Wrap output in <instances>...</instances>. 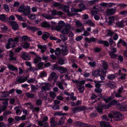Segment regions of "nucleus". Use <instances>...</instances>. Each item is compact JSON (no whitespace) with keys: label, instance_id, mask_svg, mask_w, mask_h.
I'll list each match as a JSON object with an SVG mask.
<instances>
[{"label":"nucleus","instance_id":"1","mask_svg":"<svg viewBox=\"0 0 127 127\" xmlns=\"http://www.w3.org/2000/svg\"><path fill=\"white\" fill-rule=\"evenodd\" d=\"M18 10L19 12H23L25 16L29 15L31 12L30 7L28 6H20Z\"/></svg>","mask_w":127,"mask_h":127},{"label":"nucleus","instance_id":"2","mask_svg":"<svg viewBox=\"0 0 127 127\" xmlns=\"http://www.w3.org/2000/svg\"><path fill=\"white\" fill-rule=\"evenodd\" d=\"M114 115V119L115 121H120L123 118L122 114L119 112L116 111H113Z\"/></svg>","mask_w":127,"mask_h":127},{"label":"nucleus","instance_id":"3","mask_svg":"<svg viewBox=\"0 0 127 127\" xmlns=\"http://www.w3.org/2000/svg\"><path fill=\"white\" fill-rule=\"evenodd\" d=\"M29 76H27L25 77L21 76H18L16 78L15 81L16 84H19L24 82L28 80Z\"/></svg>","mask_w":127,"mask_h":127},{"label":"nucleus","instance_id":"4","mask_svg":"<svg viewBox=\"0 0 127 127\" xmlns=\"http://www.w3.org/2000/svg\"><path fill=\"white\" fill-rule=\"evenodd\" d=\"M85 82V80L81 81L77 85V87L80 93H82L84 90L83 84Z\"/></svg>","mask_w":127,"mask_h":127},{"label":"nucleus","instance_id":"5","mask_svg":"<svg viewBox=\"0 0 127 127\" xmlns=\"http://www.w3.org/2000/svg\"><path fill=\"white\" fill-rule=\"evenodd\" d=\"M106 72L104 71L103 70L100 69L98 70H96L92 73L94 77H97L99 76L100 75H105Z\"/></svg>","mask_w":127,"mask_h":127},{"label":"nucleus","instance_id":"6","mask_svg":"<svg viewBox=\"0 0 127 127\" xmlns=\"http://www.w3.org/2000/svg\"><path fill=\"white\" fill-rule=\"evenodd\" d=\"M59 76L55 72H53L50 74V76L48 78V80L50 81H52L53 78L54 82H56Z\"/></svg>","mask_w":127,"mask_h":127},{"label":"nucleus","instance_id":"7","mask_svg":"<svg viewBox=\"0 0 127 127\" xmlns=\"http://www.w3.org/2000/svg\"><path fill=\"white\" fill-rule=\"evenodd\" d=\"M61 9L63 10L65 12H67L68 14V15L69 17L74 16L76 15V13H71L69 12V7L68 6H64L62 5Z\"/></svg>","mask_w":127,"mask_h":127},{"label":"nucleus","instance_id":"8","mask_svg":"<svg viewBox=\"0 0 127 127\" xmlns=\"http://www.w3.org/2000/svg\"><path fill=\"white\" fill-rule=\"evenodd\" d=\"M42 84L43 85L41 87L42 91H47L49 90L50 87L52 85L48 83H42Z\"/></svg>","mask_w":127,"mask_h":127},{"label":"nucleus","instance_id":"9","mask_svg":"<svg viewBox=\"0 0 127 127\" xmlns=\"http://www.w3.org/2000/svg\"><path fill=\"white\" fill-rule=\"evenodd\" d=\"M116 8L115 7L114 8L107 9L106 10V13L108 15H113L116 12Z\"/></svg>","mask_w":127,"mask_h":127},{"label":"nucleus","instance_id":"10","mask_svg":"<svg viewBox=\"0 0 127 127\" xmlns=\"http://www.w3.org/2000/svg\"><path fill=\"white\" fill-rule=\"evenodd\" d=\"M65 24L64 22L62 21H60L58 23V25L56 26L55 27L56 30L58 31H60L64 26Z\"/></svg>","mask_w":127,"mask_h":127},{"label":"nucleus","instance_id":"11","mask_svg":"<svg viewBox=\"0 0 127 127\" xmlns=\"http://www.w3.org/2000/svg\"><path fill=\"white\" fill-rule=\"evenodd\" d=\"M70 28V26L69 24H67L65 26L64 28L63 29L62 32L64 34H66L68 33L69 31Z\"/></svg>","mask_w":127,"mask_h":127},{"label":"nucleus","instance_id":"12","mask_svg":"<svg viewBox=\"0 0 127 127\" xmlns=\"http://www.w3.org/2000/svg\"><path fill=\"white\" fill-rule=\"evenodd\" d=\"M10 24L11 26L12 29L15 31L19 29V27L17 22L15 21H12L11 22Z\"/></svg>","mask_w":127,"mask_h":127},{"label":"nucleus","instance_id":"13","mask_svg":"<svg viewBox=\"0 0 127 127\" xmlns=\"http://www.w3.org/2000/svg\"><path fill=\"white\" fill-rule=\"evenodd\" d=\"M55 117H53L50 119V127H58L57 122L55 121Z\"/></svg>","mask_w":127,"mask_h":127},{"label":"nucleus","instance_id":"14","mask_svg":"<svg viewBox=\"0 0 127 127\" xmlns=\"http://www.w3.org/2000/svg\"><path fill=\"white\" fill-rule=\"evenodd\" d=\"M112 105H116L117 106V107H119V106L120 104L117 103V101L115 100H114L111 101L109 104H108L107 105H105V108H108L109 107L111 106Z\"/></svg>","mask_w":127,"mask_h":127},{"label":"nucleus","instance_id":"15","mask_svg":"<svg viewBox=\"0 0 127 127\" xmlns=\"http://www.w3.org/2000/svg\"><path fill=\"white\" fill-rule=\"evenodd\" d=\"M48 118L46 116H44L42 118L41 121H39L38 122V124L40 126L42 127L44 124V123L48 120Z\"/></svg>","mask_w":127,"mask_h":127},{"label":"nucleus","instance_id":"16","mask_svg":"<svg viewBox=\"0 0 127 127\" xmlns=\"http://www.w3.org/2000/svg\"><path fill=\"white\" fill-rule=\"evenodd\" d=\"M22 58L24 60H29L30 57L28 53L26 52L23 53L21 56Z\"/></svg>","mask_w":127,"mask_h":127},{"label":"nucleus","instance_id":"17","mask_svg":"<svg viewBox=\"0 0 127 127\" xmlns=\"http://www.w3.org/2000/svg\"><path fill=\"white\" fill-rule=\"evenodd\" d=\"M125 21L122 20L121 21H118L115 23V27L119 28H123L124 26V23Z\"/></svg>","mask_w":127,"mask_h":127},{"label":"nucleus","instance_id":"18","mask_svg":"<svg viewBox=\"0 0 127 127\" xmlns=\"http://www.w3.org/2000/svg\"><path fill=\"white\" fill-rule=\"evenodd\" d=\"M124 89L123 87L122 86L121 88H119L117 91V92L115 94V96L117 97H122V96L120 95L121 93Z\"/></svg>","mask_w":127,"mask_h":127},{"label":"nucleus","instance_id":"19","mask_svg":"<svg viewBox=\"0 0 127 127\" xmlns=\"http://www.w3.org/2000/svg\"><path fill=\"white\" fill-rule=\"evenodd\" d=\"M51 15H61L63 14V12L61 11H57L55 10H53L51 11Z\"/></svg>","mask_w":127,"mask_h":127},{"label":"nucleus","instance_id":"20","mask_svg":"<svg viewBox=\"0 0 127 127\" xmlns=\"http://www.w3.org/2000/svg\"><path fill=\"white\" fill-rule=\"evenodd\" d=\"M100 127H111L109 123L107 122H102L100 123Z\"/></svg>","mask_w":127,"mask_h":127},{"label":"nucleus","instance_id":"21","mask_svg":"<svg viewBox=\"0 0 127 127\" xmlns=\"http://www.w3.org/2000/svg\"><path fill=\"white\" fill-rule=\"evenodd\" d=\"M110 65L112 66L113 67L114 69L115 70H117L119 68V65L117 64L114 63V61L113 60L112 61V62L109 63Z\"/></svg>","mask_w":127,"mask_h":127},{"label":"nucleus","instance_id":"22","mask_svg":"<svg viewBox=\"0 0 127 127\" xmlns=\"http://www.w3.org/2000/svg\"><path fill=\"white\" fill-rule=\"evenodd\" d=\"M101 63L104 69L105 70L107 69L108 67L107 63L105 61L103 60L101 61Z\"/></svg>","mask_w":127,"mask_h":127},{"label":"nucleus","instance_id":"23","mask_svg":"<svg viewBox=\"0 0 127 127\" xmlns=\"http://www.w3.org/2000/svg\"><path fill=\"white\" fill-rule=\"evenodd\" d=\"M85 40L88 43H90L92 42H95L97 40V39L93 37H92L90 38H86Z\"/></svg>","mask_w":127,"mask_h":127},{"label":"nucleus","instance_id":"24","mask_svg":"<svg viewBox=\"0 0 127 127\" xmlns=\"http://www.w3.org/2000/svg\"><path fill=\"white\" fill-rule=\"evenodd\" d=\"M41 26L43 28H49L50 24L46 22H44L41 23Z\"/></svg>","mask_w":127,"mask_h":127},{"label":"nucleus","instance_id":"25","mask_svg":"<svg viewBox=\"0 0 127 127\" xmlns=\"http://www.w3.org/2000/svg\"><path fill=\"white\" fill-rule=\"evenodd\" d=\"M63 82H64V80H62V82L58 81L56 83V84L61 89L64 90V88L63 86Z\"/></svg>","mask_w":127,"mask_h":127},{"label":"nucleus","instance_id":"26","mask_svg":"<svg viewBox=\"0 0 127 127\" xmlns=\"http://www.w3.org/2000/svg\"><path fill=\"white\" fill-rule=\"evenodd\" d=\"M85 24H88V25L94 27L95 24L90 20L85 21L84 22Z\"/></svg>","mask_w":127,"mask_h":127},{"label":"nucleus","instance_id":"27","mask_svg":"<svg viewBox=\"0 0 127 127\" xmlns=\"http://www.w3.org/2000/svg\"><path fill=\"white\" fill-rule=\"evenodd\" d=\"M41 16L45 17V18L50 20L53 18V17L50 15L46 13H43L41 15Z\"/></svg>","mask_w":127,"mask_h":127},{"label":"nucleus","instance_id":"28","mask_svg":"<svg viewBox=\"0 0 127 127\" xmlns=\"http://www.w3.org/2000/svg\"><path fill=\"white\" fill-rule=\"evenodd\" d=\"M67 49L66 46H64L62 48V54L63 55H66L68 53L67 52Z\"/></svg>","mask_w":127,"mask_h":127},{"label":"nucleus","instance_id":"29","mask_svg":"<svg viewBox=\"0 0 127 127\" xmlns=\"http://www.w3.org/2000/svg\"><path fill=\"white\" fill-rule=\"evenodd\" d=\"M50 35V34L47 32H45L42 35V39L44 40H46L48 37Z\"/></svg>","mask_w":127,"mask_h":127},{"label":"nucleus","instance_id":"30","mask_svg":"<svg viewBox=\"0 0 127 127\" xmlns=\"http://www.w3.org/2000/svg\"><path fill=\"white\" fill-rule=\"evenodd\" d=\"M106 32L107 36L112 37L113 34H114V32L109 29H108L106 30Z\"/></svg>","mask_w":127,"mask_h":127},{"label":"nucleus","instance_id":"31","mask_svg":"<svg viewBox=\"0 0 127 127\" xmlns=\"http://www.w3.org/2000/svg\"><path fill=\"white\" fill-rule=\"evenodd\" d=\"M8 67L9 69H10L13 71H16L17 72L18 71V69L17 68L15 67L13 65H8Z\"/></svg>","mask_w":127,"mask_h":127},{"label":"nucleus","instance_id":"32","mask_svg":"<svg viewBox=\"0 0 127 127\" xmlns=\"http://www.w3.org/2000/svg\"><path fill=\"white\" fill-rule=\"evenodd\" d=\"M117 108L121 111H127V106H124L121 107H117Z\"/></svg>","mask_w":127,"mask_h":127},{"label":"nucleus","instance_id":"33","mask_svg":"<svg viewBox=\"0 0 127 127\" xmlns=\"http://www.w3.org/2000/svg\"><path fill=\"white\" fill-rule=\"evenodd\" d=\"M58 70H59V72L62 73L66 72L67 71V70L66 69L62 66L59 67Z\"/></svg>","mask_w":127,"mask_h":127},{"label":"nucleus","instance_id":"34","mask_svg":"<svg viewBox=\"0 0 127 127\" xmlns=\"http://www.w3.org/2000/svg\"><path fill=\"white\" fill-rule=\"evenodd\" d=\"M1 93L2 94L1 96L2 97H5L9 96V93L8 92H3Z\"/></svg>","mask_w":127,"mask_h":127},{"label":"nucleus","instance_id":"35","mask_svg":"<svg viewBox=\"0 0 127 127\" xmlns=\"http://www.w3.org/2000/svg\"><path fill=\"white\" fill-rule=\"evenodd\" d=\"M113 97L111 96L109 98L106 97V98L105 97H103L102 98L103 100H104L106 103H108L109 100L111 99H113Z\"/></svg>","mask_w":127,"mask_h":127},{"label":"nucleus","instance_id":"36","mask_svg":"<svg viewBox=\"0 0 127 127\" xmlns=\"http://www.w3.org/2000/svg\"><path fill=\"white\" fill-rule=\"evenodd\" d=\"M108 19L109 21L108 22V23L109 25H111L114 22V19L113 17H109Z\"/></svg>","mask_w":127,"mask_h":127},{"label":"nucleus","instance_id":"37","mask_svg":"<svg viewBox=\"0 0 127 127\" xmlns=\"http://www.w3.org/2000/svg\"><path fill=\"white\" fill-rule=\"evenodd\" d=\"M65 118H61L60 120L58 122V125H63L65 122Z\"/></svg>","mask_w":127,"mask_h":127},{"label":"nucleus","instance_id":"38","mask_svg":"<svg viewBox=\"0 0 127 127\" xmlns=\"http://www.w3.org/2000/svg\"><path fill=\"white\" fill-rule=\"evenodd\" d=\"M26 95L27 97L30 98H33L35 96L34 94L30 93H26Z\"/></svg>","mask_w":127,"mask_h":127},{"label":"nucleus","instance_id":"39","mask_svg":"<svg viewBox=\"0 0 127 127\" xmlns=\"http://www.w3.org/2000/svg\"><path fill=\"white\" fill-rule=\"evenodd\" d=\"M14 54L13 52H10L9 54V56L10 57V60H16V58L14 57Z\"/></svg>","mask_w":127,"mask_h":127},{"label":"nucleus","instance_id":"40","mask_svg":"<svg viewBox=\"0 0 127 127\" xmlns=\"http://www.w3.org/2000/svg\"><path fill=\"white\" fill-rule=\"evenodd\" d=\"M102 81H94V82L95 84V86L97 88H99L101 86V84L100 83Z\"/></svg>","mask_w":127,"mask_h":127},{"label":"nucleus","instance_id":"41","mask_svg":"<svg viewBox=\"0 0 127 127\" xmlns=\"http://www.w3.org/2000/svg\"><path fill=\"white\" fill-rule=\"evenodd\" d=\"M27 29L31 30L33 32L38 30V29L34 27H30L29 26H27Z\"/></svg>","mask_w":127,"mask_h":127},{"label":"nucleus","instance_id":"42","mask_svg":"<svg viewBox=\"0 0 127 127\" xmlns=\"http://www.w3.org/2000/svg\"><path fill=\"white\" fill-rule=\"evenodd\" d=\"M82 11V9H78L74 8H72L71 10V12L72 13L81 12Z\"/></svg>","mask_w":127,"mask_h":127},{"label":"nucleus","instance_id":"43","mask_svg":"<svg viewBox=\"0 0 127 127\" xmlns=\"http://www.w3.org/2000/svg\"><path fill=\"white\" fill-rule=\"evenodd\" d=\"M82 30H83L84 31V33L82 34V35L87 36L90 35V33L88 31H87L85 30V29L84 27H82Z\"/></svg>","mask_w":127,"mask_h":127},{"label":"nucleus","instance_id":"44","mask_svg":"<svg viewBox=\"0 0 127 127\" xmlns=\"http://www.w3.org/2000/svg\"><path fill=\"white\" fill-rule=\"evenodd\" d=\"M108 53L111 58H112L114 59L116 58L117 56V55L111 52V51H108Z\"/></svg>","mask_w":127,"mask_h":127},{"label":"nucleus","instance_id":"45","mask_svg":"<svg viewBox=\"0 0 127 127\" xmlns=\"http://www.w3.org/2000/svg\"><path fill=\"white\" fill-rule=\"evenodd\" d=\"M107 86L109 87L112 89L116 87V86L111 83H106Z\"/></svg>","mask_w":127,"mask_h":127},{"label":"nucleus","instance_id":"46","mask_svg":"<svg viewBox=\"0 0 127 127\" xmlns=\"http://www.w3.org/2000/svg\"><path fill=\"white\" fill-rule=\"evenodd\" d=\"M61 49L59 48H57L55 51V54L57 56V57H58L61 53Z\"/></svg>","mask_w":127,"mask_h":127},{"label":"nucleus","instance_id":"47","mask_svg":"<svg viewBox=\"0 0 127 127\" xmlns=\"http://www.w3.org/2000/svg\"><path fill=\"white\" fill-rule=\"evenodd\" d=\"M75 22L77 27H84V25L80 21H77Z\"/></svg>","mask_w":127,"mask_h":127},{"label":"nucleus","instance_id":"48","mask_svg":"<svg viewBox=\"0 0 127 127\" xmlns=\"http://www.w3.org/2000/svg\"><path fill=\"white\" fill-rule=\"evenodd\" d=\"M62 5L59 3L55 2L54 3L53 5L54 7H57L59 9H61Z\"/></svg>","mask_w":127,"mask_h":127},{"label":"nucleus","instance_id":"49","mask_svg":"<svg viewBox=\"0 0 127 127\" xmlns=\"http://www.w3.org/2000/svg\"><path fill=\"white\" fill-rule=\"evenodd\" d=\"M27 82L29 83H34L35 82L36 83H37V81L34 78H30L28 79Z\"/></svg>","mask_w":127,"mask_h":127},{"label":"nucleus","instance_id":"50","mask_svg":"<svg viewBox=\"0 0 127 127\" xmlns=\"http://www.w3.org/2000/svg\"><path fill=\"white\" fill-rule=\"evenodd\" d=\"M1 30L3 32H5L8 30V28L7 26L3 25H2L1 26Z\"/></svg>","mask_w":127,"mask_h":127},{"label":"nucleus","instance_id":"51","mask_svg":"<svg viewBox=\"0 0 127 127\" xmlns=\"http://www.w3.org/2000/svg\"><path fill=\"white\" fill-rule=\"evenodd\" d=\"M47 75L45 71H44L41 72L39 75V76L41 78L46 76Z\"/></svg>","mask_w":127,"mask_h":127},{"label":"nucleus","instance_id":"52","mask_svg":"<svg viewBox=\"0 0 127 127\" xmlns=\"http://www.w3.org/2000/svg\"><path fill=\"white\" fill-rule=\"evenodd\" d=\"M78 112L83 111L85 110L86 108V107L84 106H81L78 107Z\"/></svg>","mask_w":127,"mask_h":127},{"label":"nucleus","instance_id":"53","mask_svg":"<svg viewBox=\"0 0 127 127\" xmlns=\"http://www.w3.org/2000/svg\"><path fill=\"white\" fill-rule=\"evenodd\" d=\"M115 78V76L114 74H111L108 75L107 77L108 79L110 80H112Z\"/></svg>","mask_w":127,"mask_h":127},{"label":"nucleus","instance_id":"54","mask_svg":"<svg viewBox=\"0 0 127 127\" xmlns=\"http://www.w3.org/2000/svg\"><path fill=\"white\" fill-rule=\"evenodd\" d=\"M29 18L30 19L33 20L36 19V15L35 14H30L28 15Z\"/></svg>","mask_w":127,"mask_h":127},{"label":"nucleus","instance_id":"55","mask_svg":"<svg viewBox=\"0 0 127 127\" xmlns=\"http://www.w3.org/2000/svg\"><path fill=\"white\" fill-rule=\"evenodd\" d=\"M59 67L58 65L57 64H54L52 66L53 69V70H59Z\"/></svg>","mask_w":127,"mask_h":127},{"label":"nucleus","instance_id":"56","mask_svg":"<svg viewBox=\"0 0 127 127\" xmlns=\"http://www.w3.org/2000/svg\"><path fill=\"white\" fill-rule=\"evenodd\" d=\"M95 108H96V111L97 112H99V113H102V108L100 107H97V106L95 107Z\"/></svg>","mask_w":127,"mask_h":127},{"label":"nucleus","instance_id":"57","mask_svg":"<svg viewBox=\"0 0 127 127\" xmlns=\"http://www.w3.org/2000/svg\"><path fill=\"white\" fill-rule=\"evenodd\" d=\"M38 48L41 49H46L47 48L46 46V45H38Z\"/></svg>","mask_w":127,"mask_h":127},{"label":"nucleus","instance_id":"58","mask_svg":"<svg viewBox=\"0 0 127 127\" xmlns=\"http://www.w3.org/2000/svg\"><path fill=\"white\" fill-rule=\"evenodd\" d=\"M121 43L123 46H125L126 45V42L124 40H122L121 39H120L119 41L118 42V44H120Z\"/></svg>","mask_w":127,"mask_h":127},{"label":"nucleus","instance_id":"59","mask_svg":"<svg viewBox=\"0 0 127 127\" xmlns=\"http://www.w3.org/2000/svg\"><path fill=\"white\" fill-rule=\"evenodd\" d=\"M60 37L64 41H65L67 39V37L64 34L61 35L60 36Z\"/></svg>","mask_w":127,"mask_h":127},{"label":"nucleus","instance_id":"60","mask_svg":"<svg viewBox=\"0 0 127 127\" xmlns=\"http://www.w3.org/2000/svg\"><path fill=\"white\" fill-rule=\"evenodd\" d=\"M6 18L4 14H2L0 15V19L2 21H4L6 19Z\"/></svg>","mask_w":127,"mask_h":127},{"label":"nucleus","instance_id":"61","mask_svg":"<svg viewBox=\"0 0 127 127\" xmlns=\"http://www.w3.org/2000/svg\"><path fill=\"white\" fill-rule=\"evenodd\" d=\"M89 64L91 67H94L95 66L96 63L95 62H90Z\"/></svg>","mask_w":127,"mask_h":127},{"label":"nucleus","instance_id":"62","mask_svg":"<svg viewBox=\"0 0 127 127\" xmlns=\"http://www.w3.org/2000/svg\"><path fill=\"white\" fill-rule=\"evenodd\" d=\"M7 108V106H4L3 105L2 106H0V113L5 110Z\"/></svg>","mask_w":127,"mask_h":127},{"label":"nucleus","instance_id":"63","mask_svg":"<svg viewBox=\"0 0 127 127\" xmlns=\"http://www.w3.org/2000/svg\"><path fill=\"white\" fill-rule=\"evenodd\" d=\"M15 16L19 21H22L23 20V18L21 16L16 14L15 15Z\"/></svg>","mask_w":127,"mask_h":127},{"label":"nucleus","instance_id":"64","mask_svg":"<svg viewBox=\"0 0 127 127\" xmlns=\"http://www.w3.org/2000/svg\"><path fill=\"white\" fill-rule=\"evenodd\" d=\"M50 96L52 98L56 96V94L55 92H49Z\"/></svg>","mask_w":127,"mask_h":127}]
</instances>
